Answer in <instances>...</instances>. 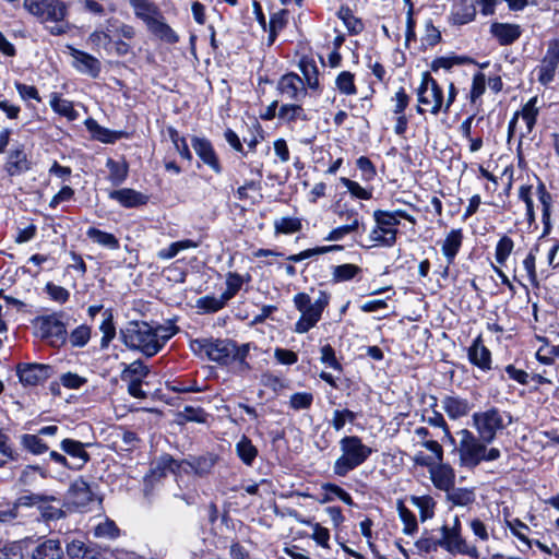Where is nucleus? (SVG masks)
Masks as SVG:
<instances>
[{
    "instance_id": "nucleus-1",
    "label": "nucleus",
    "mask_w": 559,
    "mask_h": 559,
    "mask_svg": "<svg viewBox=\"0 0 559 559\" xmlns=\"http://www.w3.org/2000/svg\"><path fill=\"white\" fill-rule=\"evenodd\" d=\"M174 334L173 329L153 328L146 322H130L121 331L123 343L129 348L136 349L147 357L156 355Z\"/></svg>"
},
{
    "instance_id": "nucleus-2",
    "label": "nucleus",
    "mask_w": 559,
    "mask_h": 559,
    "mask_svg": "<svg viewBox=\"0 0 559 559\" xmlns=\"http://www.w3.org/2000/svg\"><path fill=\"white\" fill-rule=\"evenodd\" d=\"M293 301L300 313L295 323L294 332L304 334L314 328L321 320L322 313L330 302V295L324 290H319L318 297L312 300L307 293H298L294 296Z\"/></svg>"
},
{
    "instance_id": "nucleus-3",
    "label": "nucleus",
    "mask_w": 559,
    "mask_h": 559,
    "mask_svg": "<svg viewBox=\"0 0 559 559\" xmlns=\"http://www.w3.org/2000/svg\"><path fill=\"white\" fill-rule=\"evenodd\" d=\"M459 456L461 466L474 468L481 462H491L500 457V450L488 449L480 437H476L467 429L460 431Z\"/></svg>"
},
{
    "instance_id": "nucleus-4",
    "label": "nucleus",
    "mask_w": 559,
    "mask_h": 559,
    "mask_svg": "<svg viewBox=\"0 0 559 559\" xmlns=\"http://www.w3.org/2000/svg\"><path fill=\"white\" fill-rule=\"evenodd\" d=\"M341 456L333 464V473L338 477H345L354 471L372 453L371 448L364 444L357 436H346L340 440Z\"/></svg>"
},
{
    "instance_id": "nucleus-5",
    "label": "nucleus",
    "mask_w": 559,
    "mask_h": 559,
    "mask_svg": "<svg viewBox=\"0 0 559 559\" xmlns=\"http://www.w3.org/2000/svg\"><path fill=\"white\" fill-rule=\"evenodd\" d=\"M195 344L199 345L212 361L227 365L236 360L239 362L242 370L250 368L246 361L249 352V346L246 344L239 347L229 340H198Z\"/></svg>"
},
{
    "instance_id": "nucleus-6",
    "label": "nucleus",
    "mask_w": 559,
    "mask_h": 559,
    "mask_svg": "<svg viewBox=\"0 0 559 559\" xmlns=\"http://www.w3.org/2000/svg\"><path fill=\"white\" fill-rule=\"evenodd\" d=\"M417 98L419 105L426 106L430 114L438 115L440 111H443V90L429 72L423 73L420 85L417 88ZM417 111L423 114L424 109L417 106Z\"/></svg>"
},
{
    "instance_id": "nucleus-7",
    "label": "nucleus",
    "mask_w": 559,
    "mask_h": 559,
    "mask_svg": "<svg viewBox=\"0 0 559 559\" xmlns=\"http://www.w3.org/2000/svg\"><path fill=\"white\" fill-rule=\"evenodd\" d=\"M376 226L369 234L373 246L392 247L396 242L399 221L389 214V211L377 210L373 212Z\"/></svg>"
},
{
    "instance_id": "nucleus-8",
    "label": "nucleus",
    "mask_w": 559,
    "mask_h": 559,
    "mask_svg": "<svg viewBox=\"0 0 559 559\" xmlns=\"http://www.w3.org/2000/svg\"><path fill=\"white\" fill-rule=\"evenodd\" d=\"M506 417V413L500 412L496 407L475 413L473 421L481 440L490 443L496 438L497 432L507 426Z\"/></svg>"
},
{
    "instance_id": "nucleus-9",
    "label": "nucleus",
    "mask_w": 559,
    "mask_h": 559,
    "mask_svg": "<svg viewBox=\"0 0 559 559\" xmlns=\"http://www.w3.org/2000/svg\"><path fill=\"white\" fill-rule=\"evenodd\" d=\"M440 535L438 544L440 545V548L444 549L449 554L453 556L466 555L472 558H476L478 556L477 548L469 545L462 536V533L450 531L448 525H443L440 528Z\"/></svg>"
},
{
    "instance_id": "nucleus-10",
    "label": "nucleus",
    "mask_w": 559,
    "mask_h": 559,
    "mask_svg": "<svg viewBox=\"0 0 559 559\" xmlns=\"http://www.w3.org/2000/svg\"><path fill=\"white\" fill-rule=\"evenodd\" d=\"M559 66V38L548 41L547 50L540 64L537 67L538 82L547 85L554 81L556 70Z\"/></svg>"
},
{
    "instance_id": "nucleus-11",
    "label": "nucleus",
    "mask_w": 559,
    "mask_h": 559,
    "mask_svg": "<svg viewBox=\"0 0 559 559\" xmlns=\"http://www.w3.org/2000/svg\"><path fill=\"white\" fill-rule=\"evenodd\" d=\"M39 334L53 347L61 346L67 340L66 326L57 316H48L40 320Z\"/></svg>"
},
{
    "instance_id": "nucleus-12",
    "label": "nucleus",
    "mask_w": 559,
    "mask_h": 559,
    "mask_svg": "<svg viewBox=\"0 0 559 559\" xmlns=\"http://www.w3.org/2000/svg\"><path fill=\"white\" fill-rule=\"evenodd\" d=\"M52 374V367L44 364H24L17 366V376L24 385H37Z\"/></svg>"
},
{
    "instance_id": "nucleus-13",
    "label": "nucleus",
    "mask_w": 559,
    "mask_h": 559,
    "mask_svg": "<svg viewBox=\"0 0 559 559\" xmlns=\"http://www.w3.org/2000/svg\"><path fill=\"white\" fill-rule=\"evenodd\" d=\"M277 90L286 99L299 102L307 95L302 79L295 73L283 75L277 84Z\"/></svg>"
},
{
    "instance_id": "nucleus-14",
    "label": "nucleus",
    "mask_w": 559,
    "mask_h": 559,
    "mask_svg": "<svg viewBox=\"0 0 559 559\" xmlns=\"http://www.w3.org/2000/svg\"><path fill=\"white\" fill-rule=\"evenodd\" d=\"M67 500L69 506L82 510L94 501V493L84 479L78 478L71 484Z\"/></svg>"
},
{
    "instance_id": "nucleus-15",
    "label": "nucleus",
    "mask_w": 559,
    "mask_h": 559,
    "mask_svg": "<svg viewBox=\"0 0 559 559\" xmlns=\"http://www.w3.org/2000/svg\"><path fill=\"white\" fill-rule=\"evenodd\" d=\"M70 55L73 59L72 66L81 73L97 78L102 70L100 61L94 56L82 50L69 47Z\"/></svg>"
},
{
    "instance_id": "nucleus-16",
    "label": "nucleus",
    "mask_w": 559,
    "mask_h": 559,
    "mask_svg": "<svg viewBox=\"0 0 559 559\" xmlns=\"http://www.w3.org/2000/svg\"><path fill=\"white\" fill-rule=\"evenodd\" d=\"M429 474L432 484L440 490L449 491L454 486L455 473L449 464L437 462L430 466Z\"/></svg>"
},
{
    "instance_id": "nucleus-17",
    "label": "nucleus",
    "mask_w": 559,
    "mask_h": 559,
    "mask_svg": "<svg viewBox=\"0 0 559 559\" xmlns=\"http://www.w3.org/2000/svg\"><path fill=\"white\" fill-rule=\"evenodd\" d=\"M195 154L201 160L211 167L216 174L222 171V167L218 157L210 141L194 136L191 143Z\"/></svg>"
},
{
    "instance_id": "nucleus-18",
    "label": "nucleus",
    "mask_w": 559,
    "mask_h": 559,
    "mask_svg": "<svg viewBox=\"0 0 559 559\" xmlns=\"http://www.w3.org/2000/svg\"><path fill=\"white\" fill-rule=\"evenodd\" d=\"M167 473L181 474V461L174 460L169 454H164L152 464L148 480H155L164 477Z\"/></svg>"
},
{
    "instance_id": "nucleus-19",
    "label": "nucleus",
    "mask_w": 559,
    "mask_h": 559,
    "mask_svg": "<svg viewBox=\"0 0 559 559\" xmlns=\"http://www.w3.org/2000/svg\"><path fill=\"white\" fill-rule=\"evenodd\" d=\"M469 361L479 369L487 371L491 368L490 350L483 344L481 336H477L468 348Z\"/></svg>"
},
{
    "instance_id": "nucleus-20",
    "label": "nucleus",
    "mask_w": 559,
    "mask_h": 559,
    "mask_svg": "<svg viewBox=\"0 0 559 559\" xmlns=\"http://www.w3.org/2000/svg\"><path fill=\"white\" fill-rule=\"evenodd\" d=\"M32 559H61L63 549L58 539H44L32 550Z\"/></svg>"
},
{
    "instance_id": "nucleus-21",
    "label": "nucleus",
    "mask_w": 559,
    "mask_h": 559,
    "mask_svg": "<svg viewBox=\"0 0 559 559\" xmlns=\"http://www.w3.org/2000/svg\"><path fill=\"white\" fill-rule=\"evenodd\" d=\"M109 198L116 200L124 207H136L144 205L148 200L145 194L129 188L114 190L109 193Z\"/></svg>"
},
{
    "instance_id": "nucleus-22",
    "label": "nucleus",
    "mask_w": 559,
    "mask_h": 559,
    "mask_svg": "<svg viewBox=\"0 0 559 559\" xmlns=\"http://www.w3.org/2000/svg\"><path fill=\"white\" fill-rule=\"evenodd\" d=\"M129 4L134 15L142 20L146 27L162 14L158 7L150 0H129Z\"/></svg>"
},
{
    "instance_id": "nucleus-23",
    "label": "nucleus",
    "mask_w": 559,
    "mask_h": 559,
    "mask_svg": "<svg viewBox=\"0 0 559 559\" xmlns=\"http://www.w3.org/2000/svg\"><path fill=\"white\" fill-rule=\"evenodd\" d=\"M88 445L90 443H82L73 439H63L60 444L62 451L78 461V464L72 467L75 469L82 468L90 461V454L85 450Z\"/></svg>"
},
{
    "instance_id": "nucleus-24",
    "label": "nucleus",
    "mask_w": 559,
    "mask_h": 559,
    "mask_svg": "<svg viewBox=\"0 0 559 559\" xmlns=\"http://www.w3.org/2000/svg\"><path fill=\"white\" fill-rule=\"evenodd\" d=\"M476 0H455L452 9V21L454 24H466L476 15Z\"/></svg>"
},
{
    "instance_id": "nucleus-25",
    "label": "nucleus",
    "mask_w": 559,
    "mask_h": 559,
    "mask_svg": "<svg viewBox=\"0 0 559 559\" xmlns=\"http://www.w3.org/2000/svg\"><path fill=\"white\" fill-rule=\"evenodd\" d=\"M216 459L213 455L195 457L192 461H181L182 473H194L198 476H205L211 473Z\"/></svg>"
},
{
    "instance_id": "nucleus-26",
    "label": "nucleus",
    "mask_w": 559,
    "mask_h": 559,
    "mask_svg": "<svg viewBox=\"0 0 559 559\" xmlns=\"http://www.w3.org/2000/svg\"><path fill=\"white\" fill-rule=\"evenodd\" d=\"M463 242L462 229H452L449 231L442 242V253L445 257L449 264L454 262L456 254L459 253Z\"/></svg>"
},
{
    "instance_id": "nucleus-27",
    "label": "nucleus",
    "mask_w": 559,
    "mask_h": 559,
    "mask_svg": "<svg viewBox=\"0 0 559 559\" xmlns=\"http://www.w3.org/2000/svg\"><path fill=\"white\" fill-rule=\"evenodd\" d=\"M442 408L450 418L457 419L469 413L471 405L465 399L449 395L442 400Z\"/></svg>"
},
{
    "instance_id": "nucleus-28",
    "label": "nucleus",
    "mask_w": 559,
    "mask_h": 559,
    "mask_svg": "<svg viewBox=\"0 0 559 559\" xmlns=\"http://www.w3.org/2000/svg\"><path fill=\"white\" fill-rule=\"evenodd\" d=\"M490 32L500 45H511L521 35L520 26L514 24L493 23Z\"/></svg>"
},
{
    "instance_id": "nucleus-29",
    "label": "nucleus",
    "mask_w": 559,
    "mask_h": 559,
    "mask_svg": "<svg viewBox=\"0 0 559 559\" xmlns=\"http://www.w3.org/2000/svg\"><path fill=\"white\" fill-rule=\"evenodd\" d=\"M5 169L10 176H17L31 169V162L27 159L23 148L10 152Z\"/></svg>"
},
{
    "instance_id": "nucleus-30",
    "label": "nucleus",
    "mask_w": 559,
    "mask_h": 559,
    "mask_svg": "<svg viewBox=\"0 0 559 559\" xmlns=\"http://www.w3.org/2000/svg\"><path fill=\"white\" fill-rule=\"evenodd\" d=\"M107 31L112 35V39L132 41L136 35V31L132 25L120 22L117 19L107 20Z\"/></svg>"
},
{
    "instance_id": "nucleus-31",
    "label": "nucleus",
    "mask_w": 559,
    "mask_h": 559,
    "mask_svg": "<svg viewBox=\"0 0 559 559\" xmlns=\"http://www.w3.org/2000/svg\"><path fill=\"white\" fill-rule=\"evenodd\" d=\"M147 29L166 43L175 44L178 41L177 34L165 23L162 14L147 26Z\"/></svg>"
},
{
    "instance_id": "nucleus-32",
    "label": "nucleus",
    "mask_w": 559,
    "mask_h": 559,
    "mask_svg": "<svg viewBox=\"0 0 559 559\" xmlns=\"http://www.w3.org/2000/svg\"><path fill=\"white\" fill-rule=\"evenodd\" d=\"M277 117L285 123H292L297 120L307 121L308 116L301 105L284 104L280 107Z\"/></svg>"
},
{
    "instance_id": "nucleus-33",
    "label": "nucleus",
    "mask_w": 559,
    "mask_h": 559,
    "mask_svg": "<svg viewBox=\"0 0 559 559\" xmlns=\"http://www.w3.org/2000/svg\"><path fill=\"white\" fill-rule=\"evenodd\" d=\"M447 499L452 507H468L475 501V493L472 489L454 488L447 491Z\"/></svg>"
},
{
    "instance_id": "nucleus-34",
    "label": "nucleus",
    "mask_w": 559,
    "mask_h": 559,
    "mask_svg": "<svg viewBox=\"0 0 559 559\" xmlns=\"http://www.w3.org/2000/svg\"><path fill=\"white\" fill-rule=\"evenodd\" d=\"M86 236L94 242L98 243L99 246H103L105 248L116 250L119 248V240L116 238L115 235L103 231L95 227H90L86 230Z\"/></svg>"
},
{
    "instance_id": "nucleus-35",
    "label": "nucleus",
    "mask_w": 559,
    "mask_h": 559,
    "mask_svg": "<svg viewBox=\"0 0 559 559\" xmlns=\"http://www.w3.org/2000/svg\"><path fill=\"white\" fill-rule=\"evenodd\" d=\"M236 453L243 464L251 466L258 455V449L248 437L242 436L236 444Z\"/></svg>"
},
{
    "instance_id": "nucleus-36",
    "label": "nucleus",
    "mask_w": 559,
    "mask_h": 559,
    "mask_svg": "<svg viewBox=\"0 0 559 559\" xmlns=\"http://www.w3.org/2000/svg\"><path fill=\"white\" fill-rule=\"evenodd\" d=\"M199 246L198 242L191 239H185L170 243L167 248L158 251L157 257L162 260H169L175 258L180 251L194 249Z\"/></svg>"
},
{
    "instance_id": "nucleus-37",
    "label": "nucleus",
    "mask_w": 559,
    "mask_h": 559,
    "mask_svg": "<svg viewBox=\"0 0 559 559\" xmlns=\"http://www.w3.org/2000/svg\"><path fill=\"white\" fill-rule=\"evenodd\" d=\"M338 17L343 21L350 34L357 35L362 32L364 24L360 19L356 17L348 7H341L337 12Z\"/></svg>"
},
{
    "instance_id": "nucleus-38",
    "label": "nucleus",
    "mask_w": 559,
    "mask_h": 559,
    "mask_svg": "<svg viewBox=\"0 0 559 559\" xmlns=\"http://www.w3.org/2000/svg\"><path fill=\"white\" fill-rule=\"evenodd\" d=\"M121 380H142L148 374V368L141 361L135 360L130 365H123Z\"/></svg>"
},
{
    "instance_id": "nucleus-39",
    "label": "nucleus",
    "mask_w": 559,
    "mask_h": 559,
    "mask_svg": "<svg viewBox=\"0 0 559 559\" xmlns=\"http://www.w3.org/2000/svg\"><path fill=\"white\" fill-rule=\"evenodd\" d=\"M51 108L61 116L67 117L69 120H75L78 112L74 110L70 100L61 98L59 95L53 94L50 99Z\"/></svg>"
},
{
    "instance_id": "nucleus-40",
    "label": "nucleus",
    "mask_w": 559,
    "mask_h": 559,
    "mask_svg": "<svg viewBox=\"0 0 559 559\" xmlns=\"http://www.w3.org/2000/svg\"><path fill=\"white\" fill-rule=\"evenodd\" d=\"M411 501L419 510L421 521L433 516L436 502L430 496H414L411 498Z\"/></svg>"
},
{
    "instance_id": "nucleus-41",
    "label": "nucleus",
    "mask_w": 559,
    "mask_h": 559,
    "mask_svg": "<svg viewBox=\"0 0 559 559\" xmlns=\"http://www.w3.org/2000/svg\"><path fill=\"white\" fill-rule=\"evenodd\" d=\"M537 108V97H532L522 108L521 112H519L526 124V132L531 133L538 116Z\"/></svg>"
},
{
    "instance_id": "nucleus-42",
    "label": "nucleus",
    "mask_w": 559,
    "mask_h": 559,
    "mask_svg": "<svg viewBox=\"0 0 559 559\" xmlns=\"http://www.w3.org/2000/svg\"><path fill=\"white\" fill-rule=\"evenodd\" d=\"M67 15V7L60 0H47L45 22H61Z\"/></svg>"
},
{
    "instance_id": "nucleus-43",
    "label": "nucleus",
    "mask_w": 559,
    "mask_h": 559,
    "mask_svg": "<svg viewBox=\"0 0 559 559\" xmlns=\"http://www.w3.org/2000/svg\"><path fill=\"white\" fill-rule=\"evenodd\" d=\"M348 216L352 218L350 224L340 226L333 230L330 231L325 240L328 241H337L343 239L346 235L349 233L356 230L359 226V219L357 213H350Z\"/></svg>"
},
{
    "instance_id": "nucleus-44",
    "label": "nucleus",
    "mask_w": 559,
    "mask_h": 559,
    "mask_svg": "<svg viewBox=\"0 0 559 559\" xmlns=\"http://www.w3.org/2000/svg\"><path fill=\"white\" fill-rule=\"evenodd\" d=\"M109 169V180L112 185L118 186L124 181L128 175V166L124 163L116 162L111 158L107 160Z\"/></svg>"
},
{
    "instance_id": "nucleus-45",
    "label": "nucleus",
    "mask_w": 559,
    "mask_h": 559,
    "mask_svg": "<svg viewBox=\"0 0 559 559\" xmlns=\"http://www.w3.org/2000/svg\"><path fill=\"white\" fill-rule=\"evenodd\" d=\"M514 248V242L509 236H503L499 239L496 251L495 259L498 264L503 265L507 259L510 257Z\"/></svg>"
},
{
    "instance_id": "nucleus-46",
    "label": "nucleus",
    "mask_w": 559,
    "mask_h": 559,
    "mask_svg": "<svg viewBox=\"0 0 559 559\" xmlns=\"http://www.w3.org/2000/svg\"><path fill=\"white\" fill-rule=\"evenodd\" d=\"M341 249H342V246H338V245L317 247V248L304 250L297 254H292V255L287 257V260L290 262H300L305 259H309V258H312L318 254H323V253H326L330 251L341 250Z\"/></svg>"
},
{
    "instance_id": "nucleus-47",
    "label": "nucleus",
    "mask_w": 559,
    "mask_h": 559,
    "mask_svg": "<svg viewBox=\"0 0 559 559\" xmlns=\"http://www.w3.org/2000/svg\"><path fill=\"white\" fill-rule=\"evenodd\" d=\"M399 514L404 524L403 533L413 535L418 530V524L415 514L408 510L403 503L399 506Z\"/></svg>"
},
{
    "instance_id": "nucleus-48",
    "label": "nucleus",
    "mask_w": 559,
    "mask_h": 559,
    "mask_svg": "<svg viewBox=\"0 0 559 559\" xmlns=\"http://www.w3.org/2000/svg\"><path fill=\"white\" fill-rule=\"evenodd\" d=\"M360 272V267L355 264H342L333 267V281L346 282L354 278Z\"/></svg>"
},
{
    "instance_id": "nucleus-49",
    "label": "nucleus",
    "mask_w": 559,
    "mask_h": 559,
    "mask_svg": "<svg viewBox=\"0 0 559 559\" xmlns=\"http://www.w3.org/2000/svg\"><path fill=\"white\" fill-rule=\"evenodd\" d=\"M354 74L349 71H343L341 72L335 81L337 90L345 95H354L356 94L357 90L354 83Z\"/></svg>"
},
{
    "instance_id": "nucleus-50",
    "label": "nucleus",
    "mask_w": 559,
    "mask_h": 559,
    "mask_svg": "<svg viewBox=\"0 0 559 559\" xmlns=\"http://www.w3.org/2000/svg\"><path fill=\"white\" fill-rule=\"evenodd\" d=\"M94 535L99 538H116L119 535V528L114 521L106 519L94 527Z\"/></svg>"
},
{
    "instance_id": "nucleus-51",
    "label": "nucleus",
    "mask_w": 559,
    "mask_h": 559,
    "mask_svg": "<svg viewBox=\"0 0 559 559\" xmlns=\"http://www.w3.org/2000/svg\"><path fill=\"white\" fill-rule=\"evenodd\" d=\"M88 44L94 48H108L112 41V35L107 31V26L104 29L94 31L87 39Z\"/></svg>"
},
{
    "instance_id": "nucleus-52",
    "label": "nucleus",
    "mask_w": 559,
    "mask_h": 559,
    "mask_svg": "<svg viewBox=\"0 0 559 559\" xmlns=\"http://www.w3.org/2000/svg\"><path fill=\"white\" fill-rule=\"evenodd\" d=\"M274 227L278 234H294L300 230L301 223L298 218L282 217L275 221Z\"/></svg>"
},
{
    "instance_id": "nucleus-53",
    "label": "nucleus",
    "mask_w": 559,
    "mask_h": 559,
    "mask_svg": "<svg viewBox=\"0 0 559 559\" xmlns=\"http://www.w3.org/2000/svg\"><path fill=\"white\" fill-rule=\"evenodd\" d=\"M55 496L40 495V493H27L23 495L17 499V504L23 507L40 506V503L56 502Z\"/></svg>"
},
{
    "instance_id": "nucleus-54",
    "label": "nucleus",
    "mask_w": 559,
    "mask_h": 559,
    "mask_svg": "<svg viewBox=\"0 0 559 559\" xmlns=\"http://www.w3.org/2000/svg\"><path fill=\"white\" fill-rule=\"evenodd\" d=\"M22 444L34 454H41L48 450L47 444L36 435H23Z\"/></svg>"
},
{
    "instance_id": "nucleus-55",
    "label": "nucleus",
    "mask_w": 559,
    "mask_h": 559,
    "mask_svg": "<svg viewBox=\"0 0 559 559\" xmlns=\"http://www.w3.org/2000/svg\"><path fill=\"white\" fill-rule=\"evenodd\" d=\"M340 181L354 198L360 200H369L371 198V192L362 188L358 182L346 177H341Z\"/></svg>"
},
{
    "instance_id": "nucleus-56",
    "label": "nucleus",
    "mask_w": 559,
    "mask_h": 559,
    "mask_svg": "<svg viewBox=\"0 0 559 559\" xmlns=\"http://www.w3.org/2000/svg\"><path fill=\"white\" fill-rule=\"evenodd\" d=\"M91 337V329L87 325H80L72 331L69 341L72 346L83 347L87 344Z\"/></svg>"
},
{
    "instance_id": "nucleus-57",
    "label": "nucleus",
    "mask_w": 559,
    "mask_h": 559,
    "mask_svg": "<svg viewBox=\"0 0 559 559\" xmlns=\"http://www.w3.org/2000/svg\"><path fill=\"white\" fill-rule=\"evenodd\" d=\"M519 198L525 203L526 217L530 224L535 221L534 204L532 199V186H521L519 189Z\"/></svg>"
},
{
    "instance_id": "nucleus-58",
    "label": "nucleus",
    "mask_w": 559,
    "mask_h": 559,
    "mask_svg": "<svg viewBox=\"0 0 559 559\" xmlns=\"http://www.w3.org/2000/svg\"><path fill=\"white\" fill-rule=\"evenodd\" d=\"M313 395L308 392H298L290 396L289 405L295 411L307 409L311 406Z\"/></svg>"
},
{
    "instance_id": "nucleus-59",
    "label": "nucleus",
    "mask_w": 559,
    "mask_h": 559,
    "mask_svg": "<svg viewBox=\"0 0 559 559\" xmlns=\"http://www.w3.org/2000/svg\"><path fill=\"white\" fill-rule=\"evenodd\" d=\"M243 278L237 273H228L226 278L227 289L223 293L225 299L233 298L241 288Z\"/></svg>"
},
{
    "instance_id": "nucleus-60",
    "label": "nucleus",
    "mask_w": 559,
    "mask_h": 559,
    "mask_svg": "<svg viewBox=\"0 0 559 559\" xmlns=\"http://www.w3.org/2000/svg\"><path fill=\"white\" fill-rule=\"evenodd\" d=\"M23 5L32 15L45 22L47 0H24Z\"/></svg>"
},
{
    "instance_id": "nucleus-61",
    "label": "nucleus",
    "mask_w": 559,
    "mask_h": 559,
    "mask_svg": "<svg viewBox=\"0 0 559 559\" xmlns=\"http://www.w3.org/2000/svg\"><path fill=\"white\" fill-rule=\"evenodd\" d=\"M355 418V413L349 409H336L333 413L332 426L335 430L340 431L341 429H343L347 421L353 423Z\"/></svg>"
},
{
    "instance_id": "nucleus-62",
    "label": "nucleus",
    "mask_w": 559,
    "mask_h": 559,
    "mask_svg": "<svg viewBox=\"0 0 559 559\" xmlns=\"http://www.w3.org/2000/svg\"><path fill=\"white\" fill-rule=\"evenodd\" d=\"M486 90V76L484 73L478 72L473 78L472 88H471V100L475 103L485 92Z\"/></svg>"
},
{
    "instance_id": "nucleus-63",
    "label": "nucleus",
    "mask_w": 559,
    "mask_h": 559,
    "mask_svg": "<svg viewBox=\"0 0 559 559\" xmlns=\"http://www.w3.org/2000/svg\"><path fill=\"white\" fill-rule=\"evenodd\" d=\"M508 526L519 539L523 540L528 546L531 545V542L527 538L530 527L525 523L519 519H514L512 521H508Z\"/></svg>"
},
{
    "instance_id": "nucleus-64",
    "label": "nucleus",
    "mask_w": 559,
    "mask_h": 559,
    "mask_svg": "<svg viewBox=\"0 0 559 559\" xmlns=\"http://www.w3.org/2000/svg\"><path fill=\"white\" fill-rule=\"evenodd\" d=\"M409 100V96L406 94L405 90L401 87L392 97V102L394 103L393 112L395 115L404 114Z\"/></svg>"
}]
</instances>
